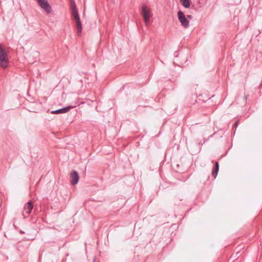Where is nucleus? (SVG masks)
Wrapping results in <instances>:
<instances>
[{
    "label": "nucleus",
    "instance_id": "nucleus-11",
    "mask_svg": "<svg viewBox=\"0 0 262 262\" xmlns=\"http://www.w3.org/2000/svg\"><path fill=\"white\" fill-rule=\"evenodd\" d=\"M72 11L77 10L75 3L74 0H71Z\"/></svg>",
    "mask_w": 262,
    "mask_h": 262
},
{
    "label": "nucleus",
    "instance_id": "nucleus-7",
    "mask_svg": "<svg viewBox=\"0 0 262 262\" xmlns=\"http://www.w3.org/2000/svg\"><path fill=\"white\" fill-rule=\"evenodd\" d=\"M71 183L75 185L78 182L79 177L77 172L75 170H73L70 174Z\"/></svg>",
    "mask_w": 262,
    "mask_h": 262
},
{
    "label": "nucleus",
    "instance_id": "nucleus-9",
    "mask_svg": "<svg viewBox=\"0 0 262 262\" xmlns=\"http://www.w3.org/2000/svg\"><path fill=\"white\" fill-rule=\"evenodd\" d=\"M219 170V163L218 162H216L215 163L214 167L212 171V176L214 177V178H216L218 171Z\"/></svg>",
    "mask_w": 262,
    "mask_h": 262
},
{
    "label": "nucleus",
    "instance_id": "nucleus-3",
    "mask_svg": "<svg viewBox=\"0 0 262 262\" xmlns=\"http://www.w3.org/2000/svg\"><path fill=\"white\" fill-rule=\"evenodd\" d=\"M178 18L181 25L185 28H188L189 26V22L181 11L178 12Z\"/></svg>",
    "mask_w": 262,
    "mask_h": 262
},
{
    "label": "nucleus",
    "instance_id": "nucleus-6",
    "mask_svg": "<svg viewBox=\"0 0 262 262\" xmlns=\"http://www.w3.org/2000/svg\"><path fill=\"white\" fill-rule=\"evenodd\" d=\"M33 208V205L32 202L31 201L28 202L25 206L24 208L23 211L22 212L23 215L24 217H26V216H28L31 212Z\"/></svg>",
    "mask_w": 262,
    "mask_h": 262
},
{
    "label": "nucleus",
    "instance_id": "nucleus-2",
    "mask_svg": "<svg viewBox=\"0 0 262 262\" xmlns=\"http://www.w3.org/2000/svg\"><path fill=\"white\" fill-rule=\"evenodd\" d=\"M141 14L143 17L144 22L146 26L149 24L150 18L151 16V13L147 9V7L145 5H143L142 6V12Z\"/></svg>",
    "mask_w": 262,
    "mask_h": 262
},
{
    "label": "nucleus",
    "instance_id": "nucleus-5",
    "mask_svg": "<svg viewBox=\"0 0 262 262\" xmlns=\"http://www.w3.org/2000/svg\"><path fill=\"white\" fill-rule=\"evenodd\" d=\"M40 7L43 9L47 14L51 12V7L49 4L47 0H36Z\"/></svg>",
    "mask_w": 262,
    "mask_h": 262
},
{
    "label": "nucleus",
    "instance_id": "nucleus-1",
    "mask_svg": "<svg viewBox=\"0 0 262 262\" xmlns=\"http://www.w3.org/2000/svg\"><path fill=\"white\" fill-rule=\"evenodd\" d=\"M8 55L6 50L0 45V67L6 69L8 67Z\"/></svg>",
    "mask_w": 262,
    "mask_h": 262
},
{
    "label": "nucleus",
    "instance_id": "nucleus-10",
    "mask_svg": "<svg viewBox=\"0 0 262 262\" xmlns=\"http://www.w3.org/2000/svg\"><path fill=\"white\" fill-rule=\"evenodd\" d=\"M182 5L185 8H188L190 6V0H180Z\"/></svg>",
    "mask_w": 262,
    "mask_h": 262
},
{
    "label": "nucleus",
    "instance_id": "nucleus-12",
    "mask_svg": "<svg viewBox=\"0 0 262 262\" xmlns=\"http://www.w3.org/2000/svg\"><path fill=\"white\" fill-rule=\"evenodd\" d=\"M187 19H192V16L191 15H187L186 17Z\"/></svg>",
    "mask_w": 262,
    "mask_h": 262
},
{
    "label": "nucleus",
    "instance_id": "nucleus-8",
    "mask_svg": "<svg viewBox=\"0 0 262 262\" xmlns=\"http://www.w3.org/2000/svg\"><path fill=\"white\" fill-rule=\"evenodd\" d=\"M72 108H73L72 106H68L62 108L58 109L54 111H52L51 113L53 114L66 113L68 112Z\"/></svg>",
    "mask_w": 262,
    "mask_h": 262
},
{
    "label": "nucleus",
    "instance_id": "nucleus-13",
    "mask_svg": "<svg viewBox=\"0 0 262 262\" xmlns=\"http://www.w3.org/2000/svg\"><path fill=\"white\" fill-rule=\"evenodd\" d=\"M237 124H238V122H236L233 124V127H237Z\"/></svg>",
    "mask_w": 262,
    "mask_h": 262
},
{
    "label": "nucleus",
    "instance_id": "nucleus-4",
    "mask_svg": "<svg viewBox=\"0 0 262 262\" xmlns=\"http://www.w3.org/2000/svg\"><path fill=\"white\" fill-rule=\"evenodd\" d=\"M72 14L74 19L76 21V25L77 28V33L80 35L82 31V25L80 21V17L77 10L72 11Z\"/></svg>",
    "mask_w": 262,
    "mask_h": 262
}]
</instances>
